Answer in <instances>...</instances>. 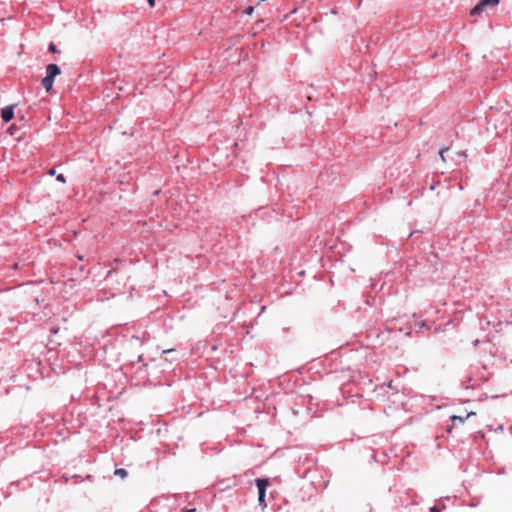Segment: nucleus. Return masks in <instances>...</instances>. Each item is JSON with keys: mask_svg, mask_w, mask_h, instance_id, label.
<instances>
[{"mask_svg": "<svg viewBox=\"0 0 512 512\" xmlns=\"http://www.w3.org/2000/svg\"><path fill=\"white\" fill-rule=\"evenodd\" d=\"M256 485L258 488V501L259 504L263 507L266 506L265 502V495H266V489L269 485V481L266 478H258L256 479Z\"/></svg>", "mask_w": 512, "mask_h": 512, "instance_id": "f257e3e1", "label": "nucleus"}, {"mask_svg": "<svg viewBox=\"0 0 512 512\" xmlns=\"http://www.w3.org/2000/svg\"><path fill=\"white\" fill-rule=\"evenodd\" d=\"M61 73V70L56 64H49L46 67V76L54 81L55 77Z\"/></svg>", "mask_w": 512, "mask_h": 512, "instance_id": "f03ea898", "label": "nucleus"}, {"mask_svg": "<svg viewBox=\"0 0 512 512\" xmlns=\"http://www.w3.org/2000/svg\"><path fill=\"white\" fill-rule=\"evenodd\" d=\"M13 117H14V109L12 106L4 107L1 110V118L3 119L4 122L11 121L13 119Z\"/></svg>", "mask_w": 512, "mask_h": 512, "instance_id": "7ed1b4c3", "label": "nucleus"}, {"mask_svg": "<svg viewBox=\"0 0 512 512\" xmlns=\"http://www.w3.org/2000/svg\"><path fill=\"white\" fill-rule=\"evenodd\" d=\"M53 83H54V81L52 79L48 78L47 76H45L42 79V85L47 92H49L52 89Z\"/></svg>", "mask_w": 512, "mask_h": 512, "instance_id": "20e7f679", "label": "nucleus"}, {"mask_svg": "<svg viewBox=\"0 0 512 512\" xmlns=\"http://www.w3.org/2000/svg\"><path fill=\"white\" fill-rule=\"evenodd\" d=\"M484 9H485V8H484L480 3H478L477 5H475V6L472 8V10H471L470 14H471L472 16H480V15L482 14V12L484 11Z\"/></svg>", "mask_w": 512, "mask_h": 512, "instance_id": "39448f33", "label": "nucleus"}, {"mask_svg": "<svg viewBox=\"0 0 512 512\" xmlns=\"http://www.w3.org/2000/svg\"><path fill=\"white\" fill-rule=\"evenodd\" d=\"M478 3L486 8L488 6H496L499 3V0H480Z\"/></svg>", "mask_w": 512, "mask_h": 512, "instance_id": "423d86ee", "label": "nucleus"}, {"mask_svg": "<svg viewBox=\"0 0 512 512\" xmlns=\"http://www.w3.org/2000/svg\"><path fill=\"white\" fill-rule=\"evenodd\" d=\"M114 474L120 476L121 478H124L127 476V471L123 468H119L115 470Z\"/></svg>", "mask_w": 512, "mask_h": 512, "instance_id": "0eeeda50", "label": "nucleus"}, {"mask_svg": "<svg viewBox=\"0 0 512 512\" xmlns=\"http://www.w3.org/2000/svg\"><path fill=\"white\" fill-rule=\"evenodd\" d=\"M447 150H448V148H443V149H441V150L439 151V155H440V157H441L442 161H444V162L446 161V160H445V156H444V154H445V152H446Z\"/></svg>", "mask_w": 512, "mask_h": 512, "instance_id": "6e6552de", "label": "nucleus"}, {"mask_svg": "<svg viewBox=\"0 0 512 512\" xmlns=\"http://www.w3.org/2000/svg\"><path fill=\"white\" fill-rule=\"evenodd\" d=\"M452 421L455 423L456 421H459L460 423L464 422V418L460 416H452Z\"/></svg>", "mask_w": 512, "mask_h": 512, "instance_id": "1a4fd4ad", "label": "nucleus"}, {"mask_svg": "<svg viewBox=\"0 0 512 512\" xmlns=\"http://www.w3.org/2000/svg\"><path fill=\"white\" fill-rule=\"evenodd\" d=\"M57 180H58L59 182H62V183H65V181H66V180H65V177H64V175H63V174H59V175L57 176Z\"/></svg>", "mask_w": 512, "mask_h": 512, "instance_id": "9d476101", "label": "nucleus"}, {"mask_svg": "<svg viewBox=\"0 0 512 512\" xmlns=\"http://www.w3.org/2000/svg\"><path fill=\"white\" fill-rule=\"evenodd\" d=\"M440 511L441 510L436 505L430 507V512H440Z\"/></svg>", "mask_w": 512, "mask_h": 512, "instance_id": "9b49d317", "label": "nucleus"}, {"mask_svg": "<svg viewBox=\"0 0 512 512\" xmlns=\"http://www.w3.org/2000/svg\"><path fill=\"white\" fill-rule=\"evenodd\" d=\"M253 10H254V8H253V7H248V8H247V10H246V13H247L248 15H251V14L253 13Z\"/></svg>", "mask_w": 512, "mask_h": 512, "instance_id": "f8f14e48", "label": "nucleus"}, {"mask_svg": "<svg viewBox=\"0 0 512 512\" xmlns=\"http://www.w3.org/2000/svg\"><path fill=\"white\" fill-rule=\"evenodd\" d=\"M49 50H50V51H52V52H55V51H56V47H55V45H54L53 43H51V44L49 45Z\"/></svg>", "mask_w": 512, "mask_h": 512, "instance_id": "ddd939ff", "label": "nucleus"}, {"mask_svg": "<svg viewBox=\"0 0 512 512\" xmlns=\"http://www.w3.org/2000/svg\"><path fill=\"white\" fill-rule=\"evenodd\" d=\"M147 1H148V3L150 4V6H154V4H155V0H147Z\"/></svg>", "mask_w": 512, "mask_h": 512, "instance_id": "4468645a", "label": "nucleus"}, {"mask_svg": "<svg viewBox=\"0 0 512 512\" xmlns=\"http://www.w3.org/2000/svg\"><path fill=\"white\" fill-rule=\"evenodd\" d=\"M48 173H49V175H51V176H52V175H54V174H55V169H50Z\"/></svg>", "mask_w": 512, "mask_h": 512, "instance_id": "2eb2a0df", "label": "nucleus"}, {"mask_svg": "<svg viewBox=\"0 0 512 512\" xmlns=\"http://www.w3.org/2000/svg\"><path fill=\"white\" fill-rule=\"evenodd\" d=\"M503 429H504V427H503L502 425H500V426L498 427V430H500V431H503Z\"/></svg>", "mask_w": 512, "mask_h": 512, "instance_id": "dca6fc26", "label": "nucleus"}, {"mask_svg": "<svg viewBox=\"0 0 512 512\" xmlns=\"http://www.w3.org/2000/svg\"><path fill=\"white\" fill-rule=\"evenodd\" d=\"M186 512H195V509H190V510H187Z\"/></svg>", "mask_w": 512, "mask_h": 512, "instance_id": "f3484780", "label": "nucleus"}, {"mask_svg": "<svg viewBox=\"0 0 512 512\" xmlns=\"http://www.w3.org/2000/svg\"><path fill=\"white\" fill-rule=\"evenodd\" d=\"M470 415H474V413L467 414V415H466V418H469V417H470Z\"/></svg>", "mask_w": 512, "mask_h": 512, "instance_id": "a211bd4d", "label": "nucleus"}, {"mask_svg": "<svg viewBox=\"0 0 512 512\" xmlns=\"http://www.w3.org/2000/svg\"><path fill=\"white\" fill-rule=\"evenodd\" d=\"M470 415H474V413L467 414V415H466V418H469V417H470Z\"/></svg>", "mask_w": 512, "mask_h": 512, "instance_id": "6ab92c4d", "label": "nucleus"}]
</instances>
